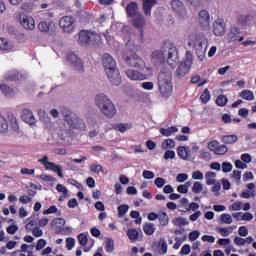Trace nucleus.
Segmentation results:
<instances>
[{
  "label": "nucleus",
  "instance_id": "a19ab883",
  "mask_svg": "<svg viewBox=\"0 0 256 256\" xmlns=\"http://www.w3.org/2000/svg\"><path fill=\"white\" fill-rule=\"evenodd\" d=\"M175 148V140L166 139L162 142V149H174Z\"/></svg>",
  "mask_w": 256,
  "mask_h": 256
},
{
  "label": "nucleus",
  "instance_id": "4468645a",
  "mask_svg": "<svg viewBox=\"0 0 256 256\" xmlns=\"http://www.w3.org/2000/svg\"><path fill=\"white\" fill-rule=\"evenodd\" d=\"M171 7L173 11H176V13H178V15L182 19H184V17H187V10H185V5H183V2H181L180 0H173L171 2Z\"/></svg>",
  "mask_w": 256,
  "mask_h": 256
},
{
  "label": "nucleus",
  "instance_id": "4d7b16f0",
  "mask_svg": "<svg viewBox=\"0 0 256 256\" xmlns=\"http://www.w3.org/2000/svg\"><path fill=\"white\" fill-rule=\"evenodd\" d=\"M218 145H220L218 140H212L208 143V149L212 151V153H215L217 150Z\"/></svg>",
  "mask_w": 256,
  "mask_h": 256
},
{
  "label": "nucleus",
  "instance_id": "39448f33",
  "mask_svg": "<svg viewBox=\"0 0 256 256\" xmlns=\"http://www.w3.org/2000/svg\"><path fill=\"white\" fill-rule=\"evenodd\" d=\"M60 113L64 117V121L69 125L70 129H78V131H85L86 125L83 119L79 118V116L71 109L62 107L60 108Z\"/></svg>",
  "mask_w": 256,
  "mask_h": 256
},
{
  "label": "nucleus",
  "instance_id": "1a4fd4ad",
  "mask_svg": "<svg viewBox=\"0 0 256 256\" xmlns=\"http://www.w3.org/2000/svg\"><path fill=\"white\" fill-rule=\"evenodd\" d=\"M192 65H193V56H187L178 65V68L176 69V77H178V79H182V77H185L187 73L191 71Z\"/></svg>",
  "mask_w": 256,
  "mask_h": 256
},
{
  "label": "nucleus",
  "instance_id": "864d4df0",
  "mask_svg": "<svg viewBox=\"0 0 256 256\" xmlns=\"http://www.w3.org/2000/svg\"><path fill=\"white\" fill-rule=\"evenodd\" d=\"M21 9L25 11V13H31V11H33V4H31V2H24L21 5Z\"/></svg>",
  "mask_w": 256,
  "mask_h": 256
},
{
  "label": "nucleus",
  "instance_id": "09e8293b",
  "mask_svg": "<svg viewBox=\"0 0 256 256\" xmlns=\"http://www.w3.org/2000/svg\"><path fill=\"white\" fill-rule=\"evenodd\" d=\"M127 211H129V205L122 204V205L118 206V216L119 217H123V215H125L127 213Z\"/></svg>",
  "mask_w": 256,
  "mask_h": 256
},
{
  "label": "nucleus",
  "instance_id": "aec40b11",
  "mask_svg": "<svg viewBox=\"0 0 256 256\" xmlns=\"http://www.w3.org/2000/svg\"><path fill=\"white\" fill-rule=\"evenodd\" d=\"M126 15L128 17H137L139 14V4L137 2H130L126 7Z\"/></svg>",
  "mask_w": 256,
  "mask_h": 256
},
{
  "label": "nucleus",
  "instance_id": "774afa93",
  "mask_svg": "<svg viewBox=\"0 0 256 256\" xmlns=\"http://www.w3.org/2000/svg\"><path fill=\"white\" fill-rule=\"evenodd\" d=\"M164 159L167 161L168 159H175V151L173 150H167L164 153Z\"/></svg>",
  "mask_w": 256,
  "mask_h": 256
},
{
  "label": "nucleus",
  "instance_id": "dca6fc26",
  "mask_svg": "<svg viewBox=\"0 0 256 256\" xmlns=\"http://www.w3.org/2000/svg\"><path fill=\"white\" fill-rule=\"evenodd\" d=\"M241 34V29L237 28V27H233L230 29L229 33H228V43H235V41H243L245 39V37L241 36L239 37V35Z\"/></svg>",
  "mask_w": 256,
  "mask_h": 256
},
{
  "label": "nucleus",
  "instance_id": "58836bf2",
  "mask_svg": "<svg viewBox=\"0 0 256 256\" xmlns=\"http://www.w3.org/2000/svg\"><path fill=\"white\" fill-rule=\"evenodd\" d=\"M228 102L229 99L227 98V96H225V94H220L216 99V105H218V107H225Z\"/></svg>",
  "mask_w": 256,
  "mask_h": 256
},
{
  "label": "nucleus",
  "instance_id": "6ab92c4d",
  "mask_svg": "<svg viewBox=\"0 0 256 256\" xmlns=\"http://www.w3.org/2000/svg\"><path fill=\"white\" fill-rule=\"evenodd\" d=\"M209 43V40L207 37L203 34H196L193 40V45L195 49H203V45L207 47V44Z\"/></svg>",
  "mask_w": 256,
  "mask_h": 256
},
{
  "label": "nucleus",
  "instance_id": "bb28decb",
  "mask_svg": "<svg viewBox=\"0 0 256 256\" xmlns=\"http://www.w3.org/2000/svg\"><path fill=\"white\" fill-rule=\"evenodd\" d=\"M29 219V223L25 226L27 233H31V231H34V229L39 227V219H33V217H30Z\"/></svg>",
  "mask_w": 256,
  "mask_h": 256
},
{
  "label": "nucleus",
  "instance_id": "7c9ffc66",
  "mask_svg": "<svg viewBox=\"0 0 256 256\" xmlns=\"http://www.w3.org/2000/svg\"><path fill=\"white\" fill-rule=\"evenodd\" d=\"M0 91L5 95V97H12V95H14L13 88L7 84H1Z\"/></svg>",
  "mask_w": 256,
  "mask_h": 256
},
{
  "label": "nucleus",
  "instance_id": "13d9d810",
  "mask_svg": "<svg viewBox=\"0 0 256 256\" xmlns=\"http://www.w3.org/2000/svg\"><path fill=\"white\" fill-rule=\"evenodd\" d=\"M75 247V238H67L66 239V249L67 251H71Z\"/></svg>",
  "mask_w": 256,
  "mask_h": 256
},
{
  "label": "nucleus",
  "instance_id": "72a5a7b5",
  "mask_svg": "<svg viewBox=\"0 0 256 256\" xmlns=\"http://www.w3.org/2000/svg\"><path fill=\"white\" fill-rule=\"evenodd\" d=\"M217 177V174L215 172H207L205 174V178H206V185H215L216 180L215 178Z\"/></svg>",
  "mask_w": 256,
  "mask_h": 256
},
{
  "label": "nucleus",
  "instance_id": "2eb2a0df",
  "mask_svg": "<svg viewBox=\"0 0 256 256\" xmlns=\"http://www.w3.org/2000/svg\"><path fill=\"white\" fill-rule=\"evenodd\" d=\"M132 25H134V27L138 29V31H140L141 36L143 37V29L145 28V25H147L145 17H143V15L141 14L134 16L132 20Z\"/></svg>",
  "mask_w": 256,
  "mask_h": 256
},
{
  "label": "nucleus",
  "instance_id": "4be33fe9",
  "mask_svg": "<svg viewBox=\"0 0 256 256\" xmlns=\"http://www.w3.org/2000/svg\"><path fill=\"white\" fill-rule=\"evenodd\" d=\"M144 15L151 16V9L157 5V0H142Z\"/></svg>",
  "mask_w": 256,
  "mask_h": 256
},
{
  "label": "nucleus",
  "instance_id": "cd10ccee",
  "mask_svg": "<svg viewBox=\"0 0 256 256\" xmlns=\"http://www.w3.org/2000/svg\"><path fill=\"white\" fill-rule=\"evenodd\" d=\"M177 153L180 159H183L184 161H187V159H189V148L185 146H179L177 148Z\"/></svg>",
  "mask_w": 256,
  "mask_h": 256
},
{
  "label": "nucleus",
  "instance_id": "e2e57ef3",
  "mask_svg": "<svg viewBox=\"0 0 256 256\" xmlns=\"http://www.w3.org/2000/svg\"><path fill=\"white\" fill-rule=\"evenodd\" d=\"M238 235H240V237H247V235H249V229H247V226H240L238 229Z\"/></svg>",
  "mask_w": 256,
  "mask_h": 256
},
{
  "label": "nucleus",
  "instance_id": "a211bd4d",
  "mask_svg": "<svg viewBox=\"0 0 256 256\" xmlns=\"http://www.w3.org/2000/svg\"><path fill=\"white\" fill-rule=\"evenodd\" d=\"M213 33L216 37H221L225 35V22L223 19L218 18L213 24Z\"/></svg>",
  "mask_w": 256,
  "mask_h": 256
},
{
  "label": "nucleus",
  "instance_id": "0e129e2a",
  "mask_svg": "<svg viewBox=\"0 0 256 256\" xmlns=\"http://www.w3.org/2000/svg\"><path fill=\"white\" fill-rule=\"evenodd\" d=\"M243 202H234L230 207V211H241Z\"/></svg>",
  "mask_w": 256,
  "mask_h": 256
},
{
  "label": "nucleus",
  "instance_id": "79ce46f5",
  "mask_svg": "<svg viewBox=\"0 0 256 256\" xmlns=\"http://www.w3.org/2000/svg\"><path fill=\"white\" fill-rule=\"evenodd\" d=\"M229 151V148H227V145L225 144H219L216 148V151L214 152L215 155H225Z\"/></svg>",
  "mask_w": 256,
  "mask_h": 256
},
{
  "label": "nucleus",
  "instance_id": "37998d69",
  "mask_svg": "<svg viewBox=\"0 0 256 256\" xmlns=\"http://www.w3.org/2000/svg\"><path fill=\"white\" fill-rule=\"evenodd\" d=\"M159 248H160L159 250L160 255L167 254L168 246H167V241L165 239H160Z\"/></svg>",
  "mask_w": 256,
  "mask_h": 256
},
{
  "label": "nucleus",
  "instance_id": "bf43d9fd",
  "mask_svg": "<svg viewBox=\"0 0 256 256\" xmlns=\"http://www.w3.org/2000/svg\"><path fill=\"white\" fill-rule=\"evenodd\" d=\"M249 23V16L248 15H241L238 18V25H242V27H245Z\"/></svg>",
  "mask_w": 256,
  "mask_h": 256
},
{
  "label": "nucleus",
  "instance_id": "b1692460",
  "mask_svg": "<svg viewBox=\"0 0 256 256\" xmlns=\"http://www.w3.org/2000/svg\"><path fill=\"white\" fill-rule=\"evenodd\" d=\"M221 141L224 145H233L239 141V137L235 134L224 135L221 137Z\"/></svg>",
  "mask_w": 256,
  "mask_h": 256
},
{
  "label": "nucleus",
  "instance_id": "3c124183",
  "mask_svg": "<svg viewBox=\"0 0 256 256\" xmlns=\"http://www.w3.org/2000/svg\"><path fill=\"white\" fill-rule=\"evenodd\" d=\"M192 191L195 193V195H199V193H201V191H203V184H201V182H194Z\"/></svg>",
  "mask_w": 256,
  "mask_h": 256
},
{
  "label": "nucleus",
  "instance_id": "393cba45",
  "mask_svg": "<svg viewBox=\"0 0 256 256\" xmlns=\"http://www.w3.org/2000/svg\"><path fill=\"white\" fill-rule=\"evenodd\" d=\"M21 74L17 70H12L4 76L5 81H19Z\"/></svg>",
  "mask_w": 256,
  "mask_h": 256
},
{
  "label": "nucleus",
  "instance_id": "20e7f679",
  "mask_svg": "<svg viewBox=\"0 0 256 256\" xmlns=\"http://www.w3.org/2000/svg\"><path fill=\"white\" fill-rule=\"evenodd\" d=\"M95 103L100 109L101 113L108 119H111L117 115V108L111 99L104 93H100L95 97Z\"/></svg>",
  "mask_w": 256,
  "mask_h": 256
},
{
  "label": "nucleus",
  "instance_id": "5701e85b",
  "mask_svg": "<svg viewBox=\"0 0 256 256\" xmlns=\"http://www.w3.org/2000/svg\"><path fill=\"white\" fill-rule=\"evenodd\" d=\"M7 119L10 123L11 129L19 132V122H17V117H15V114H13V112H7Z\"/></svg>",
  "mask_w": 256,
  "mask_h": 256
},
{
  "label": "nucleus",
  "instance_id": "ea45409f",
  "mask_svg": "<svg viewBox=\"0 0 256 256\" xmlns=\"http://www.w3.org/2000/svg\"><path fill=\"white\" fill-rule=\"evenodd\" d=\"M200 100L202 103H209V101H211V92H209V88L204 89L200 96Z\"/></svg>",
  "mask_w": 256,
  "mask_h": 256
},
{
  "label": "nucleus",
  "instance_id": "9b49d317",
  "mask_svg": "<svg viewBox=\"0 0 256 256\" xmlns=\"http://www.w3.org/2000/svg\"><path fill=\"white\" fill-rule=\"evenodd\" d=\"M67 61L71 63L72 67L75 69V71H78V73H83L85 71V66L83 65V60L79 58L74 53H70L67 55Z\"/></svg>",
  "mask_w": 256,
  "mask_h": 256
},
{
  "label": "nucleus",
  "instance_id": "de8ad7c7",
  "mask_svg": "<svg viewBox=\"0 0 256 256\" xmlns=\"http://www.w3.org/2000/svg\"><path fill=\"white\" fill-rule=\"evenodd\" d=\"M220 219L222 223H225L226 225H231V223H233V217H231V214L223 213L221 214Z\"/></svg>",
  "mask_w": 256,
  "mask_h": 256
},
{
  "label": "nucleus",
  "instance_id": "338daca9",
  "mask_svg": "<svg viewBox=\"0 0 256 256\" xmlns=\"http://www.w3.org/2000/svg\"><path fill=\"white\" fill-rule=\"evenodd\" d=\"M144 179H155V173L153 171L144 170L142 173Z\"/></svg>",
  "mask_w": 256,
  "mask_h": 256
},
{
  "label": "nucleus",
  "instance_id": "c756f323",
  "mask_svg": "<svg viewBox=\"0 0 256 256\" xmlns=\"http://www.w3.org/2000/svg\"><path fill=\"white\" fill-rule=\"evenodd\" d=\"M158 221L161 227H167V225H169V215H167L166 212H159Z\"/></svg>",
  "mask_w": 256,
  "mask_h": 256
},
{
  "label": "nucleus",
  "instance_id": "ddd939ff",
  "mask_svg": "<svg viewBox=\"0 0 256 256\" xmlns=\"http://www.w3.org/2000/svg\"><path fill=\"white\" fill-rule=\"evenodd\" d=\"M20 23L27 31H33L35 29V19L25 14L20 15Z\"/></svg>",
  "mask_w": 256,
  "mask_h": 256
},
{
  "label": "nucleus",
  "instance_id": "9d476101",
  "mask_svg": "<svg viewBox=\"0 0 256 256\" xmlns=\"http://www.w3.org/2000/svg\"><path fill=\"white\" fill-rule=\"evenodd\" d=\"M51 227L58 235H67L69 227H65V219L56 218L51 222Z\"/></svg>",
  "mask_w": 256,
  "mask_h": 256
},
{
  "label": "nucleus",
  "instance_id": "a18cd8bd",
  "mask_svg": "<svg viewBox=\"0 0 256 256\" xmlns=\"http://www.w3.org/2000/svg\"><path fill=\"white\" fill-rule=\"evenodd\" d=\"M50 169L51 171H54V173H57L58 177L63 179V170L55 163H50Z\"/></svg>",
  "mask_w": 256,
  "mask_h": 256
},
{
  "label": "nucleus",
  "instance_id": "f257e3e1",
  "mask_svg": "<svg viewBox=\"0 0 256 256\" xmlns=\"http://www.w3.org/2000/svg\"><path fill=\"white\" fill-rule=\"evenodd\" d=\"M152 61L157 63H168L171 69L177 67L179 63V54L177 53V47L169 40L163 41L161 50H155L151 54Z\"/></svg>",
  "mask_w": 256,
  "mask_h": 256
},
{
  "label": "nucleus",
  "instance_id": "c85d7f7f",
  "mask_svg": "<svg viewBox=\"0 0 256 256\" xmlns=\"http://www.w3.org/2000/svg\"><path fill=\"white\" fill-rule=\"evenodd\" d=\"M239 97L245 101H253L255 99V94L251 90H242L239 93Z\"/></svg>",
  "mask_w": 256,
  "mask_h": 256
},
{
  "label": "nucleus",
  "instance_id": "e433bc0d",
  "mask_svg": "<svg viewBox=\"0 0 256 256\" xmlns=\"http://www.w3.org/2000/svg\"><path fill=\"white\" fill-rule=\"evenodd\" d=\"M105 251L106 253H113L115 251V242L112 238H106Z\"/></svg>",
  "mask_w": 256,
  "mask_h": 256
},
{
  "label": "nucleus",
  "instance_id": "680f3d73",
  "mask_svg": "<svg viewBox=\"0 0 256 256\" xmlns=\"http://www.w3.org/2000/svg\"><path fill=\"white\" fill-rule=\"evenodd\" d=\"M191 253V245L185 244L182 246L179 255H189Z\"/></svg>",
  "mask_w": 256,
  "mask_h": 256
},
{
  "label": "nucleus",
  "instance_id": "412c9836",
  "mask_svg": "<svg viewBox=\"0 0 256 256\" xmlns=\"http://www.w3.org/2000/svg\"><path fill=\"white\" fill-rule=\"evenodd\" d=\"M198 21L202 27H209V23L211 22V16H209V12H207V10L200 11L198 15Z\"/></svg>",
  "mask_w": 256,
  "mask_h": 256
},
{
  "label": "nucleus",
  "instance_id": "603ef678",
  "mask_svg": "<svg viewBox=\"0 0 256 256\" xmlns=\"http://www.w3.org/2000/svg\"><path fill=\"white\" fill-rule=\"evenodd\" d=\"M222 171L223 173H231L233 171V164L229 162H223L222 163Z\"/></svg>",
  "mask_w": 256,
  "mask_h": 256
},
{
  "label": "nucleus",
  "instance_id": "8fccbe9b",
  "mask_svg": "<svg viewBox=\"0 0 256 256\" xmlns=\"http://www.w3.org/2000/svg\"><path fill=\"white\" fill-rule=\"evenodd\" d=\"M78 241L82 247H85V245L89 243V238H87V235H85L84 233H81L78 235Z\"/></svg>",
  "mask_w": 256,
  "mask_h": 256
},
{
  "label": "nucleus",
  "instance_id": "423d86ee",
  "mask_svg": "<svg viewBox=\"0 0 256 256\" xmlns=\"http://www.w3.org/2000/svg\"><path fill=\"white\" fill-rule=\"evenodd\" d=\"M122 59L128 67H132L133 69H139V71H143L146 67L147 64L145 63V60L141 58L137 54H124L122 56Z\"/></svg>",
  "mask_w": 256,
  "mask_h": 256
},
{
  "label": "nucleus",
  "instance_id": "6e6d98bb",
  "mask_svg": "<svg viewBox=\"0 0 256 256\" xmlns=\"http://www.w3.org/2000/svg\"><path fill=\"white\" fill-rule=\"evenodd\" d=\"M201 232L194 230L192 232L189 233L188 235V239L189 241L193 242V241H197L198 237H200Z\"/></svg>",
  "mask_w": 256,
  "mask_h": 256
},
{
  "label": "nucleus",
  "instance_id": "5fc2aeb1",
  "mask_svg": "<svg viewBox=\"0 0 256 256\" xmlns=\"http://www.w3.org/2000/svg\"><path fill=\"white\" fill-rule=\"evenodd\" d=\"M38 29L39 31H41L42 33H47V31H49V23H47L46 21H42L38 24Z\"/></svg>",
  "mask_w": 256,
  "mask_h": 256
},
{
  "label": "nucleus",
  "instance_id": "0eeeda50",
  "mask_svg": "<svg viewBox=\"0 0 256 256\" xmlns=\"http://www.w3.org/2000/svg\"><path fill=\"white\" fill-rule=\"evenodd\" d=\"M97 41H101V35L91 32L88 30H81L78 33V43L80 45L85 46V45H95Z\"/></svg>",
  "mask_w": 256,
  "mask_h": 256
},
{
  "label": "nucleus",
  "instance_id": "4c0bfd02",
  "mask_svg": "<svg viewBox=\"0 0 256 256\" xmlns=\"http://www.w3.org/2000/svg\"><path fill=\"white\" fill-rule=\"evenodd\" d=\"M143 231H144L145 235H153V233H155V224H153V223L144 224Z\"/></svg>",
  "mask_w": 256,
  "mask_h": 256
},
{
  "label": "nucleus",
  "instance_id": "a878e982",
  "mask_svg": "<svg viewBox=\"0 0 256 256\" xmlns=\"http://www.w3.org/2000/svg\"><path fill=\"white\" fill-rule=\"evenodd\" d=\"M179 129L176 126H170L168 128H160L159 132L163 137H171L173 133H177Z\"/></svg>",
  "mask_w": 256,
  "mask_h": 256
},
{
  "label": "nucleus",
  "instance_id": "f704fd0d",
  "mask_svg": "<svg viewBox=\"0 0 256 256\" xmlns=\"http://www.w3.org/2000/svg\"><path fill=\"white\" fill-rule=\"evenodd\" d=\"M127 236L130 241H137L139 239V231L135 228H129L127 231Z\"/></svg>",
  "mask_w": 256,
  "mask_h": 256
},
{
  "label": "nucleus",
  "instance_id": "69168bd1",
  "mask_svg": "<svg viewBox=\"0 0 256 256\" xmlns=\"http://www.w3.org/2000/svg\"><path fill=\"white\" fill-rule=\"evenodd\" d=\"M47 245L45 239H39L36 244V251H41Z\"/></svg>",
  "mask_w": 256,
  "mask_h": 256
},
{
  "label": "nucleus",
  "instance_id": "473e14b6",
  "mask_svg": "<svg viewBox=\"0 0 256 256\" xmlns=\"http://www.w3.org/2000/svg\"><path fill=\"white\" fill-rule=\"evenodd\" d=\"M133 128V124L129 123H119L115 125V129L120 131V133H125V131H129V129Z\"/></svg>",
  "mask_w": 256,
  "mask_h": 256
},
{
  "label": "nucleus",
  "instance_id": "7ed1b4c3",
  "mask_svg": "<svg viewBox=\"0 0 256 256\" xmlns=\"http://www.w3.org/2000/svg\"><path fill=\"white\" fill-rule=\"evenodd\" d=\"M158 90L162 97H171L173 93V76L171 71L162 69L158 74Z\"/></svg>",
  "mask_w": 256,
  "mask_h": 256
},
{
  "label": "nucleus",
  "instance_id": "f8f14e48",
  "mask_svg": "<svg viewBox=\"0 0 256 256\" xmlns=\"http://www.w3.org/2000/svg\"><path fill=\"white\" fill-rule=\"evenodd\" d=\"M125 74L131 81H147L148 79L147 74H144L139 70L128 69L125 71Z\"/></svg>",
  "mask_w": 256,
  "mask_h": 256
},
{
  "label": "nucleus",
  "instance_id": "052dcab7",
  "mask_svg": "<svg viewBox=\"0 0 256 256\" xmlns=\"http://www.w3.org/2000/svg\"><path fill=\"white\" fill-rule=\"evenodd\" d=\"M90 171L92 173H103V166L99 164L90 165Z\"/></svg>",
  "mask_w": 256,
  "mask_h": 256
},
{
  "label": "nucleus",
  "instance_id": "49530a36",
  "mask_svg": "<svg viewBox=\"0 0 256 256\" xmlns=\"http://www.w3.org/2000/svg\"><path fill=\"white\" fill-rule=\"evenodd\" d=\"M188 211H194V212L199 211V203L192 202L188 204V206L185 207V210H183V213H188Z\"/></svg>",
  "mask_w": 256,
  "mask_h": 256
},
{
  "label": "nucleus",
  "instance_id": "f03ea898",
  "mask_svg": "<svg viewBox=\"0 0 256 256\" xmlns=\"http://www.w3.org/2000/svg\"><path fill=\"white\" fill-rule=\"evenodd\" d=\"M102 65L110 83L116 87H119V85H121L122 79L121 74L119 73V69L117 68V62L115 61V58H113V56H111L109 53H104L102 58Z\"/></svg>",
  "mask_w": 256,
  "mask_h": 256
},
{
  "label": "nucleus",
  "instance_id": "2f4dec72",
  "mask_svg": "<svg viewBox=\"0 0 256 256\" xmlns=\"http://www.w3.org/2000/svg\"><path fill=\"white\" fill-rule=\"evenodd\" d=\"M217 233H219L222 237H229L231 233H233L232 227H217L216 228Z\"/></svg>",
  "mask_w": 256,
  "mask_h": 256
},
{
  "label": "nucleus",
  "instance_id": "f3484780",
  "mask_svg": "<svg viewBox=\"0 0 256 256\" xmlns=\"http://www.w3.org/2000/svg\"><path fill=\"white\" fill-rule=\"evenodd\" d=\"M21 119L25 121L28 125H35L37 123V119H35V115L30 109H23L21 112Z\"/></svg>",
  "mask_w": 256,
  "mask_h": 256
},
{
  "label": "nucleus",
  "instance_id": "c9c22d12",
  "mask_svg": "<svg viewBox=\"0 0 256 256\" xmlns=\"http://www.w3.org/2000/svg\"><path fill=\"white\" fill-rule=\"evenodd\" d=\"M6 131H9V122L0 114V133H5Z\"/></svg>",
  "mask_w": 256,
  "mask_h": 256
},
{
  "label": "nucleus",
  "instance_id": "c03bdc74",
  "mask_svg": "<svg viewBox=\"0 0 256 256\" xmlns=\"http://www.w3.org/2000/svg\"><path fill=\"white\" fill-rule=\"evenodd\" d=\"M0 49L1 51H9L11 49V44L7 38H0Z\"/></svg>",
  "mask_w": 256,
  "mask_h": 256
},
{
  "label": "nucleus",
  "instance_id": "6e6552de",
  "mask_svg": "<svg viewBox=\"0 0 256 256\" xmlns=\"http://www.w3.org/2000/svg\"><path fill=\"white\" fill-rule=\"evenodd\" d=\"M76 25L75 18L72 16H63L59 20L60 29L67 35H71L75 31Z\"/></svg>",
  "mask_w": 256,
  "mask_h": 256
}]
</instances>
